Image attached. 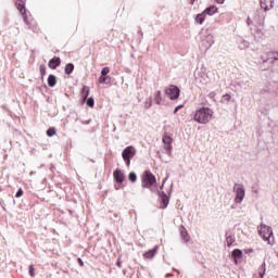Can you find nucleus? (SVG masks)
Wrapping results in <instances>:
<instances>
[{"mask_svg": "<svg viewBox=\"0 0 278 278\" xmlns=\"http://www.w3.org/2000/svg\"><path fill=\"white\" fill-rule=\"evenodd\" d=\"M214 118V111L210 108L202 106L193 115V121L200 125H207Z\"/></svg>", "mask_w": 278, "mask_h": 278, "instance_id": "obj_1", "label": "nucleus"}, {"mask_svg": "<svg viewBox=\"0 0 278 278\" xmlns=\"http://www.w3.org/2000/svg\"><path fill=\"white\" fill-rule=\"evenodd\" d=\"M155 184H157L155 175H153V173H151L150 170H146L141 177L142 188H148L149 190H151L153 187H155Z\"/></svg>", "mask_w": 278, "mask_h": 278, "instance_id": "obj_2", "label": "nucleus"}, {"mask_svg": "<svg viewBox=\"0 0 278 278\" xmlns=\"http://www.w3.org/2000/svg\"><path fill=\"white\" fill-rule=\"evenodd\" d=\"M136 148L134 146L126 147L122 152V157L127 166H131V160L136 157Z\"/></svg>", "mask_w": 278, "mask_h": 278, "instance_id": "obj_3", "label": "nucleus"}, {"mask_svg": "<svg viewBox=\"0 0 278 278\" xmlns=\"http://www.w3.org/2000/svg\"><path fill=\"white\" fill-rule=\"evenodd\" d=\"M180 90L177 86L170 85L165 89V94L172 100L175 101V99H179Z\"/></svg>", "mask_w": 278, "mask_h": 278, "instance_id": "obj_4", "label": "nucleus"}, {"mask_svg": "<svg viewBox=\"0 0 278 278\" xmlns=\"http://www.w3.org/2000/svg\"><path fill=\"white\" fill-rule=\"evenodd\" d=\"M233 190L236 192L235 202L242 203V201L244 200V187L242 185L236 184Z\"/></svg>", "mask_w": 278, "mask_h": 278, "instance_id": "obj_5", "label": "nucleus"}, {"mask_svg": "<svg viewBox=\"0 0 278 278\" xmlns=\"http://www.w3.org/2000/svg\"><path fill=\"white\" fill-rule=\"evenodd\" d=\"M258 233L261 238L265 240V242H269L270 236H273V229H270V227L268 226H261L258 229Z\"/></svg>", "mask_w": 278, "mask_h": 278, "instance_id": "obj_6", "label": "nucleus"}, {"mask_svg": "<svg viewBox=\"0 0 278 278\" xmlns=\"http://www.w3.org/2000/svg\"><path fill=\"white\" fill-rule=\"evenodd\" d=\"M162 141L165 144V151L167 153H170L173 151V137L165 132L162 138Z\"/></svg>", "mask_w": 278, "mask_h": 278, "instance_id": "obj_7", "label": "nucleus"}, {"mask_svg": "<svg viewBox=\"0 0 278 278\" xmlns=\"http://www.w3.org/2000/svg\"><path fill=\"white\" fill-rule=\"evenodd\" d=\"M263 60L264 62H270V64H273V62L278 61V52L277 51L267 52L265 54V59L263 58Z\"/></svg>", "mask_w": 278, "mask_h": 278, "instance_id": "obj_8", "label": "nucleus"}, {"mask_svg": "<svg viewBox=\"0 0 278 278\" xmlns=\"http://www.w3.org/2000/svg\"><path fill=\"white\" fill-rule=\"evenodd\" d=\"M113 177L117 184H123V181H125V174L121 169H115Z\"/></svg>", "mask_w": 278, "mask_h": 278, "instance_id": "obj_9", "label": "nucleus"}, {"mask_svg": "<svg viewBox=\"0 0 278 278\" xmlns=\"http://www.w3.org/2000/svg\"><path fill=\"white\" fill-rule=\"evenodd\" d=\"M61 64L62 60L59 56H54L49 61L48 66L49 68H52V71H55V68H58V66H60Z\"/></svg>", "mask_w": 278, "mask_h": 278, "instance_id": "obj_10", "label": "nucleus"}, {"mask_svg": "<svg viewBox=\"0 0 278 278\" xmlns=\"http://www.w3.org/2000/svg\"><path fill=\"white\" fill-rule=\"evenodd\" d=\"M157 249H160V247L156 245L152 250H149L148 252H146L143 254L144 260H153L157 254Z\"/></svg>", "mask_w": 278, "mask_h": 278, "instance_id": "obj_11", "label": "nucleus"}, {"mask_svg": "<svg viewBox=\"0 0 278 278\" xmlns=\"http://www.w3.org/2000/svg\"><path fill=\"white\" fill-rule=\"evenodd\" d=\"M205 16H214V14H216V12H218V8H216V5H211L208 8H206L204 11Z\"/></svg>", "mask_w": 278, "mask_h": 278, "instance_id": "obj_12", "label": "nucleus"}, {"mask_svg": "<svg viewBox=\"0 0 278 278\" xmlns=\"http://www.w3.org/2000/svg\"><path fill=\"white\" fill-rule=\"evenodd\" d=\"M168 203H169V199L168 195H166L165 193H163L161 195V207L164 210L166 207H168Z\"/></svg>", "mask_w": 278, "mask_h": 278, "instance_id": "obj_13", "label": "nucleus"}, {"mask_svg": "<svg viewBox=\"0 0 278 278\" xmlns=\"http://www.w3.org/2000/svg\"><path fill=\"white\" fill-rule=\"evenodd\" d=\"M232 257H235V264H238V260L242 258V251L240 249H235L232 251Z\"/></svg>", "mask_w": 278, "mask_h": 278, "instance_id": "obj_14", "label": "nucleus"}, {"mask_svg": "<svg viewBox=\"0 0 278 278\" xmlns=\"http://www.w3.org/2000/svg\"><path fill=\"white\" fill-rule=\"evenodd\" d=\"M89 94H90V87L84 86L81 89L83 101H86V99H88Z\"/></svg>", "mask_w": 278, "mask_h": 278, "instance_id": "obj_15", "label": "nucleus"}, {"mask_svg": "<svg viewBox=\"0 0 278 278\" xmlns=\"http://www.w3.org/2000/svg\"><path fill=\"white\" fill-rule=\"evenodd\" d=\"M180 236L185 242H188L190 240V235H188V230L186 228L181 227Z\"/></svg>", "mask_w": 278, "mask_h": 278, "instance_id": "obj_16", "label": "nucleus"}, {"mask_svg": "<svg viewBox=\"0 0 278 278\" xmlns=\"http://www.w3.org/2000/svg\"><path fill=\"white\" fill-rule=\"evenodd\" d=\"M16 5L21 14H25V2L23 0H17Z\"/></svg>", "mask_w": 278, "mask_h": 278, "instance_id": "obj_17", "label": "nucleus"}, {"mask_svg": "<svg viewBox=\"0 0 278 278\" xmlns=\"http://www.w3.org/2000/svg\"><path fill=\"white\" fill-rule=\"evenodd\" d=\"M55 84H58V79L55 78V76L54 75H49L48 86H50V88H53L55 86Z\"/></svg>", "mask_w": 278, "mask_h": 278, "instance_id": "obj_18", "label": "nucleus"}, {"mask_svg": "<svg viewBox=\"0 0 278 278\" xmlns=\"http://www.w3.org/2000/svg\"><path fill=\"white\" fill-rule=\"evenodd\" d=\"M205 14L204 12L199 13L195 17V22H198L199 25H203V22L205 21Z\"/></svg>", "mask_w": 278, "mask_h": 278, "instance_id": "obj_19", "label": "nucleus"}, {"mask_svg": "<svg viewBox=\"0 0 278 278\" xmlns=\"http://www.w3.org/2000/svg\"><path fill=\"white\" fill-rule=\"evenodd\" d=\"M73 71H75V65H73V63H68L65 65V74L66 75H71V73H73Z\"/></svg>", "mask_w": 278, "mask_h": 278, "instance_id": "obj_20", "label": "nucleus"}, {"mask_svg": "<svg viewBox=\"0 0 278 278\" xmlns=\"http://www.w3.org/2000/svg\"><path fill=\"white\" fill-rule=\"evenodd\" d=\"M154 101L156 105H160L162 103V91H157L154 96Z\"/></svg>", "mask_w": 278, "mask_h": 278, "instance_id": "obj_21", "label": "nucleus"}, {"mask_svg": "<svg viewBox=\"0 0 278 278\" xmlns=\"http://www.w3.org/2000/svg\"><path fill=\"white\" fill-rule=\"evenodd\" d=\"M39 73L41 75V79H45V75H47V66L45 64L39 66Z\"/></svg>", "mask_w": 278, "mask_h": 278, "instance_id": "obj_22", "label": "nucleus"}, {"mask_svg": "<svg viewBox=\"0 0 278 278\" xmlns=\"http://www.w3.org/2000/svg\"><path fill=\"white\" fill-rule=\"evenodd\" d=\"M99 81H100V84H110V81H112V77H110V76H101L99 78Z\"/></svg>", "mask_w": 278, "mask_h": 278, "instance_id": "obj_23", "label": "nucleus"}, {"mask_svg": "<svg viewBox=\"0 0 278 278\" xmlns=\"http://www.w3.org/2000/svg\"><path fill=\"white\" fill-rule=\"evenodd\" d=\"M128 179H129V181H131V184H136L138 176L136 175V173L130 172L128 175Z\"/></svg>", "mask_w": 278, "mask_h": 278, "instance_id": "obj_24", "label": "nucleus"}, {"mask_svg": "<svg viewBox=\"0 0 278 278\" xmlns=\"http://www.w3.org/2000/svg\"><path fill=\"white\" fill-rule=\"evenodd\" d=\"M226 242H227V247H231V244H233V242H236V238L228 236V237H226Z\"/></svg>", "mask_w": 278, "mask_h": 278, "instance_id": "obj_25", "label": "nucleus"}, {"mask_svg": "<svg viewBox=\"0 0 278 278\" xmlns=\"http://www.w3.org/2000/svg\"><path fill=\"white\" fill-rule=\"evenodd\" d=\"M56 131H55V128L51 127L47 130V136L49 138H52V136H55Z\"/></svg>", "mask_w": 278, "mask_h": 278, "instance_id": "obj_26", "label": "nucleus"}, {"mask_svg": "<svg viewBox=\"0 0 278 278\" xmlns=\"http://www.w3.org/2000/svg\"><path fill=\"white\" fill-rule=\"evenodd\" d=\"M87 105H88V108H94V99L93 98H89L87 100Z\"/></svg>", "mask_w": 278, "mask_h": 278, "instance_id": "obj_27", "label": "nucleus"}, {"mask_svg": "<svg viewBox=\"0 0 278 278\" xmlns=\"http://www.w3.org/2000/svg\"><path fill=\"white\" fill-rule=\"evenodd\" d=\"M35 268H34V265H30L29 266V275H30V277H36V273H35Z\"/></svg>", "mask_w": 278, "mask_h": 278, "instance_id": "obj_28", "label": "nucleus"}, {"mask_svg": "<svg viewBox=\"0 0 278 278\" xmlns=\"http://www.w3.org/2000/svg\"><path fill=\"white\" fill-rule=\"evenodd\" d=\"M108 73H110V67H103L102 71H101V75L106 76Z\"/></svg>", "mask_w": 278, "mask_h": 278, "instance_id": "obj_29", "label": "nucleus"}, {"mask_svg": "<svg viewBox=\"0 0 278 278\" xmlns=\"http://www.w3.org/2000/svg\"><path fill=\"white\" fill-rule=\"evenodd\" d=\"M23 189H18V191L15 194L16 199H21V197H23Z\"/></svg>", "mask_w": 278, "mask_h": 278, "instance_id": "obj_30", "label": "nucleus"}, {"mask_svg": "<svg viewBox=\"0 0 278 278\" xmlns=\"http://www.w3.org/2000/svg\"><path fill=\"white\" fill-rule=\"evenodd\" d=\"M181 108H184V104L176 106L174 110V114H177V112H179V110H181Z\"/></svg>", "mask_w": 278, "mask_h": 278, "instance_id": "obj_31", "label": "nucleus"}, {"mask_svg": "<svg viewBox=\"0 0 278 278\" xmlns=\"http://www.w3.org/2000/svg\"><path fill=\"white\" fill-rule=\"evenodd\" d=\"M151 105H152L151 99L149 101H146L144 108H151Z\"/></svg>", "mask_w": 278, "mask_h": 278, "instance_id": "obj_32", "label": "nucleus"}, {"mask_svg": "<svg viewBox=\"0 0 278 278\" xmlns=\"http://www.w3.org/2000/svg\"><path fill=\"white\" fill-rule=\"evenodd\" d=\"M224 99H226V101H231V96L229 93L224 94Z\"/></svg>", "mask_w": 278, "mask_h": 278, "instance_id": "obj_33", "label": "nucleus"}, {"mask_svg": "<svg viewBox=\"0 0 278 278\" xmlns=\"http://www.w3.org/2000/svg\"><path fill=\"white\" fill-rule=\"evenodd\" d=\"M244 253H247V254H249V253H253V248L245 249V250H244Z\"/></svg>", "mask_w": 278, "mask_h": 278, "instance_id": "obj_34", "label": "nucleus"}, {"mask_svg": "<svg viewBox=\"0 0 278 278\" xmlns=\"http://www.w3.org/2000/svg\"><path fill=\"white\" fill-rule=\"evenodd\" d=\"M77 263L79 264V266L84 267V261L81 258H78Z\"/></svg>", "mask_w": 278, "mask_h": 278, "instance_id": "obj_35", "label": "nucleus"}, {"mask_svg": "<svg viewBox=\"0 0 278 278\" xmlns=\"http://www.w3.org/2000/svg\"><path fill=\"white\" fill-rule=\"evenodd\" d=\"M24 23H26V25H31V24L29 23V21H27V17H25V16H24Z\"/></svg>", "mask_w": 278, "mask_h": 278, "instance_id": "obj_36", "label": "nucleus"}, {"mask_svg": "<svg viewBox=\"0 0 278 278\" xmlns=\"http://www.w3.org/2000/svg\"><path fill=\"white\" fill-rule=\"evenodd\" d=\"M217 3L223 4V3H225V0H217Z\"/></svg>", "mask_w": 278, "mask_h": 278, "instance_id": "obj_37", "label": "nucleus"}, {"mask_svg": "<svg viewBox=\"0 0 278 278\" xmlns=\"http://www.w3.org/2000/svg\"><path fill=\"white\" fill-rule=\"evenodd\" d=\"M194 1H197V0H191V1H190V4H191V5H194Z\"/></svg>", "mask_w": 278, "mask_h": 278, "instance_id": "obj_38", "label": "nucleus"}, {"mask_svg": "<svg viewBox=\"0 0 278 278\" xmlns=\"http://www.w3.org/2000/svg\"><path fill=\"white\" fill-rule=\"evenodd\" d=\"M117 266L121 268V262L117 263Z\"/></svg>", "mask_w": 278, "mask_h": 278, "instance_id": "obj_39", "label": "nucleus"}]
</instances>
